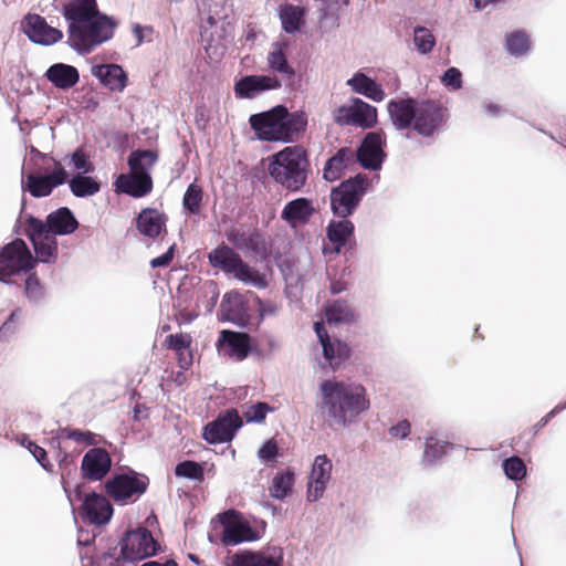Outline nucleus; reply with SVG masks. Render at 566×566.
Returning a JSON list of instances; mask_svg holds the SVG:
<instances>
[{"mask_svg": "<svg viewBox=\"0 0 566 566\" xmlns=\"http://www.w3.org/2000/svg\"><path fill=\"white\" fill-rule=\"evenodd\" d=\"M390 123L396 130H413L424 138L440 133L449 119V111L440 102L405 96L387 102Z\"/></svg>", "mask_w": 566, "mask_h": 566, "instance_id": "nucleus-1", "label": "nucleus"}, {"mask_svg": "<svg viewBox=\"0 0 566 566\" xmlns=\"http://www.w3.org/2000/svg\"><path fill=\"white\" fill-rule=\"evenodd\" d=\"M321 400L316 408L329 427L336 424L348 428L370 408L366 389L360 385L346 384L343 380L323 379L318 386Z\"/></svg>", "mask_w": 566, "mask_h": 566, "instance_id": "nucleus-2", "label": "nucleus"}, {"mask_svg": "<svg viewBox=\"0 0 566 566\" xmlns=\"http://www.w3.org/2000/svg\"><path fill=\"white\" fill-rule=\"evenodd\" d=\"M249 124L258 140L289 144L305 133L307 115L303 111L290 112L285 105L277 104L250 115Z\"/></svg>", "mask_w": 566, "mask_h": 566, "instance_id": "nucleus-3", "label": "nucleus"}, {"mask_svg": "<svg viewBox=\"0 0 566 566\" xmlns=\"http://www.w3.org/2000/svg\"><path fill=\"white\" fill-rule=\"evenodd\" d=\"M268 172L289 192L302 191L311 172L307 150L300 144L284 147L269 158Z\"/></svg>", "mask_w": 566, "mask_h": 566, "instance_id": "nucleus-4", "label": "nucleus"}, {"mask_svg": "<svg viewBox=\"0 0 566 566\" xmlns=\"http://www.w3.org/2000/svg\"><path fill=\"white\" fill-rule=\"evenodd\" d=\"M62 488L72 506L75 523L77 516L83 523L96 527L108 524L114 515L111 501L94 490L86 492L84 483H77L73 491L69 489L64 473H62Z\"/></svg>", "mask_w": 566, "mask_h": 566, "instance_id": "nucleus-5", "label": "nucleus"}, {"mask_svg": "<svg viewBox=\"0 0 566 566\" xmlns=\"http://www.w3.org/2000/svg\"><path fill=\"white\" fill-rule=\"evenodd\" d=\"M371 187V179L358 172L331 188L329 207L334 218H349L359 208Z\"/></svg>", "mask_w": 566, "mask_h": 566, "instance_id": "nucleus-6", "label": "nucleus"}, {"mask_svg": "<svg viewBox=\"0 0 566 566\" xmlns=\"http://www.w3.org/2000/svg\"><path fill=\"white\" fill-rule=\"evenodd\" d=\"M216 523L222 527L220 542L226 547L255 542L262 537L266 527V522L263 520L259 521L260 528L253 526L241 512L234 509L217 514L211 521L213 526Z\"/></svg>", "mask_w": 566, "mask_h": 566, "instance_id": "nucleus-7", "label": "nucleus"}, {"mask_svg": "<svg viewBox=\"0 0 566 566\" xmlns=\"http://www.w3.org/2000/svg\"><path fill=\"white\" fill-rule=\"evenodd\" d=\"M106 494L119 505L136 502L149 486V478L129 467L114 471L103 483Z\"/></svg>", "mask_w": 566, "mask_h": 566, "instance_id": "nucleus-8", "label": "nucleus"}, {"mask_svg": "<svg viewBox=\"0 0 566 566\" xmlns=\"http://www.w3.org/2000/svg\"><path fill=\"white\" fill-rule=\"evenodd\" d=\"M123 557L137 565L147 558L157 557L166 551V546L155 538L146 526L138 525L127 528L118 541Z\"/></svg>", "mask_w": 566, "mask_h": 566, "instance_id": "nucleus-9", "label": "nucleus"}, {"mask_svg": "<svg viewBox=\"0 0 566 566\" xmlns=\"http://www.w3.org/2000/svg\"><path fill=\"white\" fill-rule=\"evenodd\" d=\"M36 266V260L24 240L13 239L0 248V283L13 284V276L30 273Z\"/></svg>", "mask_w": 566, "mask_h": 566, "instance_id": "nucleus-10", "label": "nucleus"}, {"mask_svg": "<svg viewBox=\"0 0 566 566\" xmlns=\"http://www.w3.org/2000/svg\"><path fill=\"white\" fill-rule=\"evenodd\" d=\"M216 347L219 354L237 361H242L252 355L256 357L264 356V352L259 347L256 338L243 331H220Z\"/></svg>", "mask_w": 566, "mask_h": 566, "instance_id": "nucleus-11", "label": "nucleus"}, {"mask_svg": "<svg viewBox=\"0 0 566 566\" xmlns=\"http://www.w3.org/2000/svg\"><path fill=\"white\" fill-rule=\"evenodd\" d=\"M386 147L384 129L368 132L357 145L354 159L365 170L379 171L387 159Z\"/></svg>", "mask_w": 566, "mask_h": 566, "instance_id": "nucleus-12", "label": "nucleus"}, {"mask_svg": "<svg viewBox=\"0 0 566 566\" xmlns=\"http://www.w3.org/2000/svg\"><path fill=\"white\" fill-rule=\"evenodd\" d=\"M313 329L322 347L321 367L332 371L344 368L352 356L350 346L338 337L329 335L321 322H315Z\"/></svg>", "mask_w": 566, "mask_h": 566, "instance_id": "nucleus-13", "label": "nucleus"}, {"mask_svg": "<svg viewBox=\"0 0 566 566\" xmlns=\"http://www.w3.org/2000/svg\"><path fill=\"white\" fill-rule=\"evenodd\" d=\"M377 108L359 97H352L334 111V120L338 125H352L361 129L374 128L377 124Z\"/></svg>", "mask_w": 566, "mask_h": 566, "instance_id": "nucleus-14", "label": "nucleus"}, {"mask_svg": "<svg viewBox=\"0 0 566 566\" xmlns=\"http://www.w3.org/2000/svg\"><path fill=\"white\" fill-rule=\"evenodd\" d=\"M243 422L235 408L220 412L202 428V439L209 444L227 443L234 439Z\"/></svg>", "mask_w": 566, "mask_h": 566, "instance_id": "nucleus-15", "label": "nucleus"}, {"mask_svg": "<svg viewBox=\"0 0 566 566\" xmlns=\"http://www.w3.org/2000/svg\"><path fill=\"white\" fill-rule=\"evenodd\" d=\"M217 316L219 322L231 323L240 328L251 327L252 316L248 301L237 290L224 293Z\"/></svg>", "mask_w": 566, "mask_h": 566, "instance_id": "nucleus-16", "label": "nucleus"}, {"mask_svg": "<svg viewBox=\"0 0 566 566\" xmlns=\"http://www.w3.org/2000/svg\"><path fill=\"white\" fill-rule=\"evenodd\" d=\"M20 29L30 42L42 46H50L63 39V32L49 25L45 18L28 12L21 20Z\"/></svg>", "mask_w": 566, "mask_h": 566, "instance_id": "nucleus-17", "label": "nucleus"}, {"mask_svg": "<svg viewBox=\"0 0 566 566\" xmlns=\"http://www.w3.org/2000/svg\"><path fill=\"white\" fill-rule=\"evenodd\" d=\"M281 87L282 82L275 75L247 74L235 80L233 92L239 99H253L265 92Z\"/></svg>", "mask_w": 566, "mask_h": 566, "instance_id": "nucleus-18", "label": "nucleus"}, {"mask_svg": "<svg viewBox=\"0 0 566 566\" xmlns=\"http://www.w3.org/2000/svg\"><path fill=\"white\" fill-rule=\"evenodd\" d=\"M284 553L280 546L262 551L240 549L227 558L226 566H283Z\"/></svg>", "mask_w": 566, "mask_h": 566, "instance_id": "nucleus-19", "label": "nucleus"}, {"mask_svg": "<svg viewBox=\"0 0 566 566\" xmlns=\"http://www.w3.org/2000/svg\"><path fill=\"white\" fill-rule=\"evenodd\" d=\"M111 454L101 447L88 449L81 461V478L88 482H102L112 469Z\"/></svg>", "mask_w": 566, "mask_h": 566, "instance_id": "nucleus-20", "label": "nucleus"}, {"mask_svg": "<svg viewBox=\"0 0 566 566\" xmlns=\"http://www.w3.org/2000/svg\"><path fill=\"white\" fill-rule=\"evenodd\" d=\"M326 238L334 244V251H343L344 256L350 258L356 248L355 224L349 218H336L328 221Z\"/></svg>", "mask_w": 566, "mask_h": 566, "instance_id": "nucleus-21", "label": "nucleus"}, {"mask_svg": "<svg viewBox=\"0 0 566 566\" xmlns=\"http://www.w3.org/2000/svg\"><path fill=\"white\" fill-rule=\"evenodd\" d=\"M116 193L127 195L134 199L148 196L154 188L150 172L146 174H119L113 182Z\"/></svg>", "mask_w": 566, "mask_h": 566, "instance_id": "nucleus-22", "label": "nucleus"}, {"mask_svg": "<svg viewBox=\"0 0 566 566\" xmlns=\"http://www.w3.org/2000/svg\"><path fill=\"white\" fill-rule=\"evenodd\" d=\"M316 212L313 199L297 197L284 205L280 217L291 229H296L306 226Z\"/></svg>", "mask_w": 566, "mask_h": 566, "instance_id": "nucleus-23", "label": "nucleus"}, {"mask_svg": "<svg viewBox=\"0 0 566 566\" xmlns=\"http://www.w3.org/2000/svg\"><path fill=\"white\" fill-rule=\"evenodd\" d=\"M137 231L149 239L167 234L168 216L153 207L143 208L135 217Z\"/></svg>", "mask_w": 566, "mask_h": 566, "instance_id": "nucleus-24", "label": "nucleus"}, {"mask_svg": "<svg viewBox=\"0 0 566 566\" xmlns=\"http://www.w3.org/2000/svg\"><path fill=\"white\" fill-rule=\"evenodd\" d=\"M91 73L101 85L113 92H123L128 85V73L116 63L92 65Z\"/></svg>", "mask_w": 566, "mask_h": 566, "instance_id": "nucleus-25", "label": "nucleus"}, {"mask_svg": "<svg viewBox=\"0 0 566 566\" xmlns=\"http://www.w3.org/2000/svg\"><path fill=\"white\" fill-rule=\"evenodd\" d=\"M117 20L97 10L83 27L88 31L94 49L109 41L117 28Z\"/></svg>", "mask_w": 566, "mask_h": 566, "instance_id": "nucleus-26", "label": "nucleus"}, {"mask_svg": "<svg viewBox=\"0 0 566 566\" xmlns=\"http://www.w3.org/2000/svg\"><path fill=\"white\" fill-rule=\"evenodd\" d=\"M59 185L52 180L46 172H24V167L21 169V190L23 193L28 192L31 197L40 199L52 195Z\"/></svg>", "mask_w": 566, "mask_h": 566, "instance_id": "nucleus-27", "label": "nucleus"}, {"mask_svg": "<svg viewBox=\"0 0 566 566\" xmlns=\"http://www.w3.org/2000/svg\"><path fill=\"white\" fill-rule=\"evenodd\" d=\"M287 48L289 45L285 42H274L272 44L271 51L268 54L266 62L269 69L272 72L281 74L284 78H286L289 81V86L293 90L296 72L287 60Z\"/></svg>", "mask_w": 566, "mask_h": 566, "instance_id": "nucleus-28", "label": "nucleus"}, {"mask_svg": "<svg viewBox=\"0 0 566 566\" xmlns=\"http://www.w3.org/2000/svg\"><path fill=\"white\" fill-rule=\"evenodd\" d=\"M354 163V151L349 147H340L325 161L322 177L327 182L339 180Z\"/></svg>", "mask_w": 566, "mask_h": 566, "instance_id": "nucleus-29", "label": "nucleus"}, {"mask_svg": "<svg viewBox=\"0 0 566 566\" xmlns=\"http://www.w3.org/2000/svg\"><path fill=\"white\" fill-rule=\"evenodd\" d=\"M80 223L69 207H60L46 216V227L51 235H69L75 232Z\"/></svg>", "mask_w": 566, "mask_h": 566, "instance_id": "nucleus-30", "label": "nucleus"}, {"mask_svg": "<svg viewBox=\"0 0 566 566\" xmlns=\"http://www.w3.org/2000/svg\"><path fill=\"white\" fill-rule=\"evenodd\" d=\"M45 78L61 91L74 87L80 81L78 70L66 63H54L44 73Z\"/></svg>", "mask_w": 566, "mask_h": 566, "instance_id": "nucleus-31", "label": "nucleus"}, {"mask_svg": "<svg viewBox=\"0 0 566 566\" xmlns=\"http://www.w3.org/2000/svg\"><path fill=\"white\" fill-rule=\"evenodd\" d=\"M346 84L357 94L364 95L373 102H381L386 94L380 83L376 78L367 76L361 71H357Z\"/></svg>", "mask_w": 566, "mask_h": 566, "instance_id": "nucleus-32", "label": "nucleus"}, {"mask_svg": "<svg viewBox=\"0 0 566 566\" xmlns=\"http://www.w3.org/2000/svg\"><path fill=\"white\" fill-rule=\"evenodd\" d=\"M277 15L282 30L287 34L301 32L305 25L306 11L300 6L284 2L279 6Z\"/></svg>", "mask_w": 566, "mask_h": 566, "instance_id": "nucleus-33", "label": "nucleus"}, {"mask_svg": "<svg viewBox=\"0 0 566 566\" xmlns=\"http://www.w3.org/2000/svg\"><path fill=\"white\" fill-rule=\"evenodd\" d=\"M66 184L71 193L80 199L93 197L102 188V181L91 174H73Z\"/></svg>", "mask_w": 566, "mask_h": 566, "instance_id": "nucleus-34", "label": "nucleus"}, {"mask_svg": "<svg viewBox=\"0 0 566 566\" xmlns=\"http://www.w3.org/2000/svg\"><path fill=\"white\" fill-rule=\"evenodd\" d=\"M96 0H70L62 7V15L67 22L84 24L96 11Z\"/></svg>", "mask_w": 566, "mask_h": 566, "instance_id": "nucleus-35", "label": "nucleus"}, {"mask_svg": "<svg viewBox=\"0 0 566 566\" xmlns=\"http://www.w3.org/2000/svg\"><path fill=\"white\" fill-rule=\"evenodd\" d=\"M241 255L229 245L221 243L208 253V262L213 269H219L226 274H231Z\"/></svg>", "mask_w": 566, "mask_h": 566, "instance_id": "nucleus-36", "label": "nucleus"}, {"mask_svg": "<svg viewBox=\"0 0 566 566\" xmlns=\"http://www.w3.org/2000/svg\"><path fill=\"white\" fill-rule=\"evenodd\" d=\"M295 483V472L291 468L279 470L272 478L269 494L272 499L284 501L292 492Z\"/></svg>", "mask_w": 566, "mask_h": 566, "instance_id": "nucleus-37", "label": "nucleus"}, {"mask_svg": "<svg viewBox=\"0 0 566 566\" xmlns=\"http://www.w3.org/2000/svg\"><path fill=\"white\" fill-rule=\"evenodd\" d=\"M66 44L78 55H86L95 50L88 31L76 22H69Z\"/></svg>", "mask_w": 566, "mask_h": 566, "instance_id": "nucleus-38", "label": "nucleus"}, {"mask_svg": "<svg viewBox=\"0 0 566 566\" xmlns=\"http://www.w3.org/2000/svg\"><path fill=\"white\" fill-rule=\"evenodd\" d=\"M452 449H454L453 443L438 439L434 436H428L424 442L421 464L424 467H432Z\"/></svg>", "mask_w": 566, "mask_h": 566, "instance_id": "nucleus-39", "label": "nucleus"}, {"mask_svg": "<svg viewBox=\"0 0 566 566\" xmlns=\"http://www.w3.org/2000/svg\"><path fill=\"white\" fill-rule=\"evenodd\" d=\"M245 251L253 253L255 259L265 264H270L273 252V244L271 240H268L259 230H254L248 234V245Z\"/></svg>", "mask_w": 566, "mask_h": 566, "instance_id": "nucleus-40", "label": "nucleus"}, {"mask_svg": "<svg viewBox=\"0 0 566 566\" xmlns=\"http://www.w3.org/2000/svg\"><path fill=\"white\" fill-rule=\"evenodd\" d=\"M117 547L118 545L96 556L80 553L82 566H126L130 564V562L123 557L120 548L117 553Z\"/></svg>", "mask_w": 566, "mask_h": 566, "instance_id": "nucleus-41", "label": "nucleus"}, {"mask_svg": "<svg viewBox=\"0 0 566 566\" xmlns=\"http://www.w3.org/2000/svg\"><path fill=\"white\" fill-rule=\"evenodd\" d=\"M231 275L247 285L258 289H265L269 285L265 274L249 265L242 258L238 262Z\"/></svg>", "mask_w": 566, "mask_h": 566, "instance_id": "nucleus-42", "label": "nucleus"}, {"mask_svg": "<svg viewBox=\"0 0 566 566\" xmlns=\"http://www.w3.org/2000/svg\"><path fill=\"white\" fill-rule=\"evenodd\" d=\"M23 295L33 306H43L48 302V292L36 272L31 271L24 280Z\"/></svg>", "mask_w": 566, "mask_h": 566, "instance_id": "nucleus-43", "label": "nucleus"}, {"mask_svg": "<svg viewBox=\"0 0 566 566\" xmlns=\"http://www.w3.org/2000/svg\"><path fill=\"white\" fill-rule=\"evenodd\" d=\"M31 244L34 251L33 260H36V264H54L57 261L59 244L56 237L49 235L39 241H33Z\"/></svg>", "mask_w": 566, "mask_h": 566, "instance_id": "nucleus-44", "label": "nucleus"}, {"mask_svg": "<svg viewBox=\"0 0 566 566\" xmlns=\"http://www.w3.org/2000/svg\"><path fill=\"white\" fill-rule=\"evenodd\" d=\"M325 318L329 325L352 324L356 321L354 311L346 301L337 300L329 303L325 308Z\"/></svg>", "mask_w": 566, "mask_h": 566, "instance_id": "nucleus-45", "label": "nucleus"}, {"mask_svg": "<svg viewBox=\"0 0 566 566\" xmlns=\"http://www.w3.org/2000/svg\"><path fill=\"white\" fill-rule=\"evenodd\" d=\"M158 160V154L151 149H135L127 157L129 172L146 174Z\"/></svg>", "mask_w": 566, "mask_h": 566, "instance_id": "nucleus-46", "label": "nucleus"}, {"mask_svg": "<svg viewBox=\"0 0 566 566\" xmlns=\"http://www.w3.org/2000/svg\"><path fill=\"white\" fill-rule=\"evenodd\" d=\"M233 27L230 22H223L219 29L216 30L214 34L211 35L210 43L206 46L208 55L219 54L223 55L228 44L233 41Z\"/></svg>", "mask_w": 566, "mask_h": 566, "instance_id": "nucleus-47", "label": "nucleus"}, {"mask_svg": "<svg viewBox=\"0 0 566 566\" xmlns=\"http://www.w3.org/2000/svg\"><path fill=\"white\" fill-rule=\"evenodd\" d=\"M505 50L514 57L526 54L531 49V40L525 30L517 29L505 35Z\"/></svg>", "mask_w": 566, "mask_h": 566, "instance_id": "nucleus-48", "label": "nucleus"}, {"mask_svg": "<svg viewBox=\"0 0 566 566\" xmlns=\"http://www.w3.org/2000/svg\"><path fill=\"white\" fill-rule=\"evenodd\" d=\"M203 201V190L196 181L188 185L182 196V210L186 216H199Z\"/></svg>", "mask_w": 566, "mask_h": 566, "instance_id": "nucleus-49", "label": "nucleus"}, {"mask_svg": "<svg viewBox=\"0 0 566 566\" xmlns=\"http://www.w3.org/2000/svg\"><path fill=\"white\" fill-rule=\"evenodd\" d=\"M15 440L33 455L43 470L49 473L53 472V464L49 460L46 450L36 444L35 441L31 440L29 434L20 433L17 436Z\"/></svg>", "mask_w": 566, "mask_h": 566, "instance_id": "nucleus-50", "label": "nucleus"}, {"mask_svg": "<svg viewBox=\"0 0 566 566\" xmlns=\"http://www.w3.org/2000/svg\"><path fill=\"white\" fill-rule=\"evenodd\" d=\"M205 465L203 462L187 459L175 465L174 473L177 478L201 482L205 479Z\"/></svg>", "mask_w": 566, "mask_h": 566, "instance_id": "nucleus-51", "label": "nucleus"}, {"mask_svg": "<svg viewBox=\"0 0 566 566\" xmlns=\"http://www.w3.org/2000/svg\"><path fill=\"white\" fill-rule=\"evenodd\" d=\"M412 41L417 52L421 55L431 53L437 43L433 33L428 28L422 25H417L413 28Z\"/></svg>", "mask_w": 566, "mask_h": 566, "instance_id": "nucleus-52", "label": "nucleus"}, {"mask_svg": "<svg viewBox=\"0 0 566 566\" xmlns=\"http://www.w3.org/2000/svg\"><path fill=\"white\" fill-rule=\"evenodd\" d=\"M23 233L31 243L51 235L49 227H46V219L42 221L33 214L25 216Z\"/></svg>", "mask_w": 566, "mask_h": 566, "instance_id": "nucleus-53", "label": "nucleus"}, {"mask_svg": "<svg viewBox=\"0 0 566 566\" xmlns=\"http://www.w3.org/2000/svg\"><path fill=\"white\" fill-rule=\"evenodd\" d=\"M200 295L197 297L198 303H202L208 314H211L219 300V286L217 282L208 280L202 283L199 289Z\"/></svg>", "mask_w": 566, "mask_h": 566, "instance_id": "nucleus-54", "label": "nucleus"}, {"mask_svg": "<svg viewBox=\"0 0 566 566\" xmlns=\"http://www.w3.org/2000/svg\"><path fill=\"white\" fill-rule=\"evenodd\" d=\"M333 463L326 454L315 457L312 464L310 480L327 484L331 479Z\"/></svg>", "mask_w": 566, "mask_h": 566, "instance_id": "nucleus-55", "label": "nucleus"}, {"mask_svg": "<svg viewBox=\"0 0 566 566\" xmlns=\"http://www.w3.org/2000/svg\"><path fill=\"white\" fill-rule=\"evenodd\" d=\"M65 158L70 159L74 174H93L95 171V165L92 163L88 154L81 147L66 155Z\"/></svg>", "mask_w": 566, "mask_h": 566, "instance_id": "nucleus-56", "label": "nucleus"}, {"mask_svg": "<svg viewBox=\"0 0 566 566\" xmlns=\"http://www.w3.org/2000/svg\"><path fill=\"white\" fill-rule=\"evenodd\" d=\"M59 433H62L65 439L73 440L78 444L87 446V447H96L98 441L96 440L97 434L84 429L71 428V427H61L59 428Z\"/></svg>", "mask_w": 566, "mask_h": 566, "instance_id": "nucleus-57", "label": "nucleus"}, {"mask_svg": "<svg viewBox=\"0 0 566 566\" xmlns=\"http://www.w3.org/2000/svg\"><path fill=\"white\" fill-rule=\"evenodd\" d=\"M504 475L514 482L522 481L526 476V465L517 455H511L502 461Z\"/></svg>", "mask_w": 566, "mask_h": 566, "instance_id": "nucleus-58", "label": "nucleus"}, {"mask_svg": "<svg viewBox=\"0 0 566 566\" xmlns=\"http://www.w3.org/2000/svg\"><path fill=\"white\" fill-rule=\"evenodd\" d=\"M22 308L21 307H14L3 322V324L0 326V342L1 343H9L13 335L18 332V323L19 319L22 316Z\"/></svg>", "mask_w": 566, "mask_h": 566, "instance_id": "nucleus-59", "label": "nucleus"}, {"mask_svg": "<svg viewBox=\"0 0 566 566\" xmlns=\"http://www.w3.org/2000/svg\"><path fill=\"white\" fill-rule=\"evenodd\" d=\"M273 411L266 402L258 401L252 403L244 413L248 423H262L268 412Z\"/></svg>", "mask_w": 566, "mask_h": 566, "instance_id": "nucleus-60", "label": "nucleus"}, {"mask_svg": "<svg viewBox=\"0 0 566 566\" xmlns=\"http://www.w3.org/2000/svg\"><path fill=\"white\" fill-rule=\"evenodd\" d=\"M192 338L188 333L170 334L165 339V345L168 349L179 354L180 350L189 349L191 347Z\"/></svg>", "mask_w": 566, "mask_h": 566, "instance_id": "nucleus-61", "label": "nucleus"}, {"mask_svg": "<svg viewBox=\"0 0 566 566\" xmlns=\"http://www.w3.org/2000/svg\"><path fill=\"white\" fill-rule=\"evenodd\" d=\"M279 457V446L274 439L265 440L258 450V458L264 464L275 462Z\"/></svg>", "mask_w": 566, "mask_h": 566, "instance_id": "nucleus-62", "label": "nucleus"}, {"mask_svg": "<svg viewBox=\"0 0 566 566\" xmlns=\"http://www.w3.org/2000/svg\"><path fill=\"white\" fill-rule=\"evenodd\" d=\"M49 161L52 164V170L46 171V175L54 180L59 187L65 185L72 175H70L64 165L55 157L51 156Z\"/></svg>", "mask_w": 566, "mask_h": 566, "instance_id": "nucleus-63", "label": "nucleus"}, {"mask_svg": "<svg viewBox=\"0 0 566 566\" xmlns=\"http://www.w3.org/2000/svg\"><path fill=\"white\" fill-rule=\"evenodd\" d=\"M441 83L449 88L454 91L460 90L463 85L462 72L454 66L448 67L440 77Z\"/></svg>", "mask_w": 566, "mask_h": 566, "instance_id": "nucleus-64", "label": "nucleus"}]
</instances>
